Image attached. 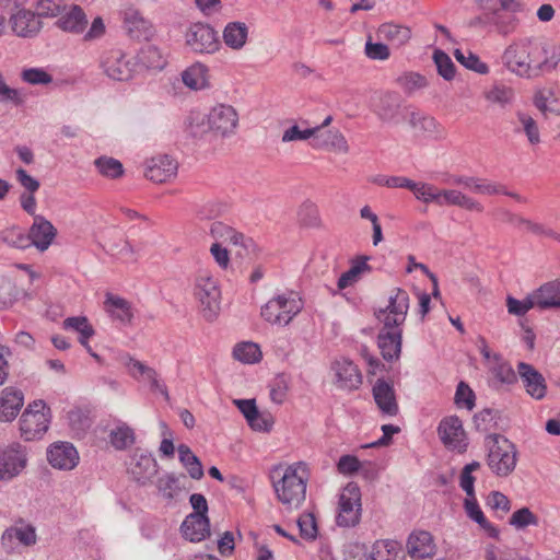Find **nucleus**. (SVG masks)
<instances>
[{
  "label": "nucleus",
  "instance_id": "obj_50",
  "mask_svg": "<svg viewBox=\"0 0 560 560\" xmlns=\"http://www.w3.org/2000/svg\"><path fill=\"white\" fill-rule=\"evenodd\" d=\"M375 317L383 325L380 331L402 334L401 326L406 320L405 317H398V315L382 308L375 312Z\"/></svg>",
  "mask_w": 560,
  "mask_h": 560
},
{
  "label": "nucleus",
  "instance_id": "obj_59",
  "mask_svg": "<svg viewBox=\"0 0 560 560\" xmlns=\"http://www.w3.org/2000/svg\"><path fill=\"white\" fill-rule=\"evenodd\" d=\"M0 240L16 248H26L31 246L28 235H24L18 228H10L1 231Z\"/></svg>",
  "mask_w": 560,
  "mask_h": 560
},
{
  "label": "nucleus",
  "instance_id": "obj_6",
  "mask_svg": "<svg viewBox=\"0 0 560 560\" xmlns=\"http://www.w3.org/2000/svg\"><path fill=\"white\" fill-rule=\"evenodd\" d=\"M402 96L395 91H381L373 95L371 109L385 124L398 125L406 119L410 108L405 106Z\"/></svg>",
  "mask_w": 560,
  "mask_h": 560
},
{
  "label": "nucleus",
  "instance_id": "obj_45",
  "mask_svg": "<svg viewBox=\"0 0 560 560\" xmlns=\"http://www.w3.org/2000/svg\"><path fill=\"white\" fill-rule=\"evenodd\" d=\"M509 524L517 530H523L528 526H538V516L527 506H523L511 515Z\"/></svg>",
  "mask_w": 560,
  "mask_h": 560
},
{
  "label": "nucleus",
  "instance_id": "obj_39",
  "mask_svg": "<svg viewBox=\"0 0 560 560\" xmlns=\"http://www.w3.org/2000/svg\"><path fill=\"white\" fill-rule=\"evenodd\" d=\"M182 80L191 90L206 89L209 86L208 68L202 63H195L183 72Z\"/></svg>",
  "mask_w": 560,
  "mask_h": 560
},
{
  "label": "nucleus",
  "instance_id": "obj_23",
  "mask_svg": "<svg viewBox=\"0 0 560 560\" xmlns=\"http://www.w3.org/2000/svg\"><path fill=\"white\" fill-rule=\"evenodd\" d=\"M373 398L383 415L395 417L398 411L395 390L392 384L383 378H378L372 388Z\"/></svg>",
  "mask_w": 560,
  "mask_h": 560
},
{
  "label": "nucleus",
  "instance_id": "obj_9",
  "mask_svg": "<svg viewBox=\"0 0 560 560\" xmlns=\"http://www.w3.org/2000/svg\"><path fill=\"white\" fill-rule=\"evenodd\" d=\"M187 46L195 52L213 54L221 47L217 31L209 24L195 23L186 31Z\"/></svg>",
  "mask_w": 560,
  "mask_h": 560
},
{
  "label": "nucleus",
  "instance_id": "obj_54",
  "mask_svg": "<svg viewBox=\"0 0 560 560\" xmlns=\"http://www.w3.org/2000/svg\"><path fill=\"white\" fill-rule=\"evenodd\" d=\"M15 283L8 277L0 276V310L9 308L18 300Z\"/></svg>",
  "mask_w": 560,
  "mask_h": 560
},
{
  "label": "nucleus",
  "instance_id": "obj_38",
  "mask_svg": "<svg viewBox=\"0 0 560 560\" xmlns=\"http://www.w3.org/2000/svg\"><path fill=\"white\" fill-rule=\"evenodd\" d=\"M371 560H404V553L396 540H380L373 545Z\"/></svg>",
  "mask_w": 560,
  "mask_h": 560
},
{
  "label": "nucleus",
  "instance_id": "obj_51",
  "mask_svg": "<svg viewBox=\"0 0 560 560\" xmlns=\"http://www.w3.org/2000/svg\"><path fill=\"white\" fill-rule=\"evenodd\" d=\"M110 444L119 451L126 450L135 443V433L131 428L124 424L110 432Z\"/></svg>",
  "mask_w": 560,
  "mask_h": 560
},
{
  "label": "nucleus",
  "instance_id": "obj_52",
  "mask_svg": "<svg viewBox=\"0 0 560 560\" xmlns=\"http://www.w3.org/2000/svg\"><path fill=\"white\" fill-rule=\"evenodd\" d=\"M16 538L20 542L25 546H31L36 542L35 528L31 525L23 527H11L4 530L2 534V540Z\"/></svg>",
  "mask_w": 560,
  "mask_h": 560
},
{
  "label": "nucleus",
  "instance_id": "obj_61",
  "mask_svg": "<svg viewBox=\"0 0 560 560\" xmlns=\"http://www.w3.org/2000/svg\"><path fill=\"white\" fill-rule=\"evenodd\" d=\"M319 132L318 127L306 128L302 130L298 125H293L287 130H284L282 135V142H293V141H304L310 138H315V136Z\"/></svg>",
  "mask_w": 560,
  "mask_h": 560
},
{
  "label": "nucleus",
  "instance_id": "obj_5",
  "mask_svg": "<svg viewBox=\"0 0 560 560\" xmlns=\"http://www.w3.org/2000/svg\"><path fill=\"white\" fill-rule=\"evenodd\" d=\"M194 294L201 306L202 316L212 322L217 318L221 305V291L217 279L207 269L198 270L195 279Z\"/></svg>",
  "mask_w": 560,
  "mask_h": 560
},
{
  "label": "nucleus",
  "instance_id": "obj_11",
  "mask_svg": "<svg viewBox=\"0 0 560 560\" xmlns=\"http://www.w3.org/2000/svg\"><path fill=\"white\" fill-rule=\"evenodd\" d=\"M207 122L212 132L224 138L235 132L238 115L233 106L218 104L207 115Z\"/></svg>",
  "mask_w": 560,
  "mask_h": 560
},
{
  "label": "nucleus",
  "instance_id": "obj_20",
  "mask_svg": "<svg viewBox=\"0 0 560 560\" xmlns=\"http://www.w3.org/2000/svg\"><path fill=\"white\" fill-rule=\"evenodd\" d=\"M38 14L30 10H19L10 16L11 28L19 37H34L42 30V22Z\"/></svg>",
  "mask_w": 560,
  "mask_h": 560
},
{
  "label": "nucleus",
  "instance_id": "obj_57",
  "mask_svg": "<svg viewBox=\"0 0 560 560\" xmlns=\"http://www.w3.org/2000/svg\"><path fill=\"white\" fill-rule=\"evenodd\" d=\"M506 306L510 314L516 316L525 315L529 310L537 307L536 300L534 299V293L528 294L524 300H517L512 296H508Z\"/></svg>",
  "mask_w": 560,
  "mask_h": 560
},
{
  "label": "nucleus",
  "instance_id": "obj_2",
  "mask_svg": "<svg viewBox=\"0 0 560 560\" xmlns=\"http://www.w3.org/2000/svg\"><path fill=\"white\" fill-rule=\"evenodd\" d=\"M277 499L288 509H299L306 498L308 467L298 462L285 468L276 467L270 475Z\"/></svg>",
  "mask_w": 560,
  "mask_h": 560
},
{
  "label": "nucleus",
  "instance_id": "obj_44",
  "mask_svg": "<svg viewBox=\"0 0 560 560\" xmlns=\"http://www.w3.org/2000/svg\"><path fill=\"white\" fill-rule=\"evenodd\" d=\"M233 357L243 363L253 364L260 361L261 351L257 343L244 341L234 347Z\"/></svg>",
  "mask_w": 560,
  "mask_h": 560
},
{
  "label": "nucleus",
  "instance_id": "obj_41",
  "mask_svg": "<svg viewBox=\"0 0 560 560\" xmlns=\"http://www.w3.org/2000/svg\"><path fill=\"white\" fill-rule=\"evenodd\" d=\"M179 462L187 469L192 479L199 480L203 477V468L199 458L192 453L189 446L180 444L177 447Z\"/></svg>",
  "mask_w": 560,
  "mask_h": 560
},
{
  "label": "nucleus",
  "instance_id": "obj_17",
  "mask_svg": "<svg viewBox=\"0 0 560 560\" xmlns=\"http://www.w3.org/2000/svg\"><path fill=\"white\" fill-rule=\"evenodd\" d=\"M517 374L526 393L534 399L540 400L547 394V383L544 375L532 364L518 362Z\"/></svg>",
  "mask_w": 560,
  "mask_h": 560
},
{
  "label": "nucleus",
  "instance_id": "obj_19",
  "mask_svg": "<svg viewBox=\"0 0 560 560\" xmlns=\"http://www.w3.org/2000/svg\"><path fill=\"white\" fill-rule=\"evenodd\" d=\"M177 162L168 155H158L147 161L145 177L154 183H165L176 176Z\"/></svg>",
  "mask_w": 560,
  "mask_h": 560
},
{
  "label": "nucleus",
  "instance_id": "obj_32",
  "mask_svg": "<svg viewBox=\"0 0 560 560\" xmlns=\"http://www.w3.org/2000/svg\"><path fill=\"white\" fill-rule=\"evenodd\" d=\"M224 44L233 49L241 50L248 39V27L244 22H229L223 30Z\"/></svg>",
  "mask_w": 560,
  "mask_h": 560
},
{
  "label": "nucleus",
  "instance_id": "obj_4",
  "mask_svg": "<svg viewBox=\"0 0 560 560\" xmlns=\"http://www.w3.org/2000/svg\"><path fill=\"white\" fill-rule=\"evenodd\" d=\"M485 445L488 450L487 464L491 471L499 477L509 476L515 469L517 462L515 445L497 433L487 435Z\"/></svg>",
  "mask_w": 560,
  "mask_h": 560
},
{
  "label": "nucleus",
  "instance_id": "obj_14",
  "mask_svg": "<svg viewBox=\"0 0 560 560\" xmlns=\"http://www.w3.org/2000/svg\"><path fill=\"white\" fill-rule=\"evenodd\" d=\"M26 450L19 443L9 445L0 453V480H11L26 466Z\"/></svg>",
  "mask_w": 560,
  "mask_h": 560
},
{
  "label": "nucleus",
  "instance_id": "obj_8",
  "mask_svg": "<svg viewBox=\"0 0 560 560\" xmlns=\"http://www.w3.org/2000/svg\"><path fill=\"white\" fill-rule=\"evenodd\" d=\"M361 517V491L353 483H348L339 498V513L337 524L343 527L355 526Z\"/></svg>",
  "mask_w": 560,
  "mask_h": 560
},
{
  "label": "nucleus",
  "instance_id": "obj_7",
  "mask_svg": "<svg viewBox=\"0 0 560 560\" xmlns=\"http://www.w3.org/2000/svg\"><path fill=\"white\" fill-rule=\"evenodd\" d=\"M49 411L44 400H35L27 406L20 419L21 436L25 441L40 439L48 430Z\"/></svg>",
  "mask_w": 560,
  "mask_h": 560
},
{
  "label": "nucleus",
  "instance_id": "obj_21",
  "mask_svg": "<svg viewBox=\"0 0 560 560\" xmlns=\"http://www.w3.org/2000/svg\"><path fill=\"white\" fill-rule=\"evenodd\" d=\"M47 459L54 468L70 470L78 465L79 454L72 444L60 442L48 450Z\"/></svg>",
  "mask_w": 560,
  "mask_h": 560
},
{
  "label": "nucleus",
  "instance_id": "obj_24",
  "mask_svg": "<svg viewBox=\"0 0 560 560\" xmlns=\"http://www.w3.org/2000/svg\"><path fill=\"white\" fill-rule=\"evenodd\" d=\"M407 550L412 559H427L435 555V544L432 535L427 530L413 532L409 535Z\"/></svg>",
  "mask_w": 560,
  "mask_h": 560
},
{
  "label": "nucleus",
  "instance_id": "obj_29",
  "mask_svg": "<svg viewBox=\"0 0 560 560\" xmlns=\"http://www.w3.org/2000/svg\"><path fill=\"white\" fill-rule=\"evenodd\" d=\"M56 25L65 32L81 34L88 26V19L82 8L73 4L56 21Z\"/></svg>",
  "mask_w": 560,
  "mask_h": 560
},
{
  "label": "nucleus",
  "instance_id": "obj_43",
  "mask_svg": "<svg viewBox=\"0 0 560 560\" xmlns=\"http://www.w3.org/2000/svg\"><path fill=\"white\" fill-rule=\"evenodd\" d=\"M383 310L406 318L409 310V294L400 288L393 289L388 304Z\"/></svg>",
  "mask_w": 560,
  "mask_h": 560
},
{
  "label": "nucleus",
  "instance_id": "obj_25",
  "mask_svg": "<svg viewBox=\"0 0 560 560\" xmlns=\"http://www.w3.org/2000/svg\"><path fill=\"white\" fill-rule=\"evenodd\" d=\"M124 26L130 37L139 40L149 39L154 32L152 24L133 8L124 11Z\"/></svg>",
  "mask_w": 560,
  "mask_h": 560
},
{
  "label": "nucleus",
  "instance_id": "obj_49",
  "mask_svg": "<svg viewBox=\"0 0 560 560\" xmlns=\"http://www.w3.org/2000/svg\"><path fill=\"white\" fill-rule=\"evenodd\" d=\"M433 61L436 66L438 73L446 81L455 78L456 67L450 56L441 49L433 52Z\"/></svg>",
  "mask_w": 560,
  "mask_h": 560
},
{
  "label": "nucleus",
  "instance_id": "obj_28",
  "mask_svg": "<svg viewBox=\"0 0 560 560\" xmlns=\"http://www.w3.org/2000/svg\"><path fill=\"white\" fill-rule=\"evenodd\" d=\"M104 306L109 316L121 323L122 325H130L133 318V308L129 301L126 299L107 293L105 295Z\"/></svg>",
  "mask_w": 560,
  "mask_h": 560
},
{
  "label": "nucleus",
  "instance_id": "obj_62",
  "mask_svg": "<svg viewBox=\"0 0 560 560\" xmlns=\"http://www.w3.org/2000/svg\"><path fill=\"white\" fill-rule=\"evenodd\" d=\"M270 387V399L278 405H281L285 398L289 390V380L285 375H278L272 380L269 385Z\"/></svg>",
  "mask_w": 560,
  "mask_h": 560
},
{
  "label": "nucleus",
  "instance_id": "obj_42",
  "mask_svg": "<svg viewBox=\"0 0 560 560\" xmlns=\"http://www.w3.org/2000/svg\"><path fill=\"white\" fill-rule=\"evenodd\" d=\"M490 371L493 376L502 384H514L517 381V375L511 364L502 359L498 353L492 357Z\"/></svg>",
  "mask_w": 560,
  "mask_h": 560
},
{
  "label": "nucleus",
  "instance_id": "obj_26",
  "mask_svg": "<svg viewBox=\"0 0 560 560\" xmlns=\"http://www.w3.org/2000/svg\"><path fill=\"white\" fill-rule=\"evenodd\" d=\"M182 534L192 542H199L210 536L208 515L189 514L180 526Z\"/></svg>",
  "mask_w": 560,
  "mask_h": 560
},
{
  "label": "nucleus",
  "instance_id": "obj_37",
  "mask_svg": "<svg viewBox=\"0 0 560 560\" xmlns=\"http://www.w3.org/2000/svg\"><path fill=\"white\" fill-rule=\"evenodd\" d=\"M368 256H360L353 259L350 268L339 277L337 282L338 289L343 290L353 285L360 280L363 273L370 272L371 267L368 265Z\"/></svg>",
  "mask_w": 560,
  "mask_h": 560
},
{
  "label": "nucleus",
  "instance_id": "obj_31",
  "mask_svg": "<svg viewBox=\"0 0 560 560\" xmlns=\"http://www.w3.org/2000/svg\"><path fill=\"white\" fill-rule=\"evenodd\" d=\"M402 334L380 331L377 346L384 360L390 362L398 360L401 352Z\"/></svg>",
  "mask_w": 560,
  "mask_h": 560
},
{
  "label": "nucleus",
  "instance_id": "obj_53",
  "mask_svg": "<svg viewBox=\"0 0 560 560\" xmlns=\"http://www.w3.org/2000/svg\"><path fill=\"white\" fill-rule=\"evenodd\" d=\"M514 90L503 84H497L486 92V98L500 106L511 104L514 100Z\"/></svg>",
  "mask_w": 560,
  "mask_h": 560
},
{
  "label": "nucleus",
  "instance_id": "obj_64",
  "mask_svg": "<svg viewBox=\"0 0 560 560\" xmlns=\"http://www.w3.org/2000/svg\"><path fill=\"white\" fill-rule=\"evenodd\" d=\"M300 535L306 540H314L317 537V524L313 513H303L298 518Z\"/></svg>",
  "mask_w": 560,
  "mask_h": 560
},
{
  "label": "nucleus",
  "instance_id": "obj_18",
  "mask_svg": "<svg viewBox=\"0 0 560 560\" xmlns=\"http://www.w3.org/2000/svg\"><path fill=\"white\" fill-rule=\"evenodd\" d=\"M30 244L39 252H45L57 235V230L50 221L43 215H34L33 224L28 230Z\"/></svg>",
  "mask_w": 560,
  "mask_h": 560
},
{
  "label": "nucleus",
  "instance_id": "obj_10",
  "mask_svg": "<svg viewBox=\"0 0 560 560\" xmlns=\"http://www.w3.org/2000/svg\"><path fill=\"white\" fill-rule=\"evenodd\" d=\"M210 235L217 241L226 242L229 241L235 246H240L241 249L237 252V255L243 256L246 255L249 258L256 257L258 247L253 238L245 237L241 232L235 231L230 225L221 222L214 221L210 225Z\"/></svg>",
  "mask_w": 560,
  "mask_h": 560
},
{
  "label": "nucleus",
  "instance_id": "obj_1",
  "mask_svg": "<svg viewBox=\"0 0 560 560\" xmlns=\"http://www.w3.org/2000/svg\"><path fill=\"white\" fill-rule=\"evenodd\" d=\"M502 60L512 73L526 79L551 72L560 61L550 46L539 38H525L509 45Z\"/></svg>",
  "mask_w": 560,
  "mask_h": 560
},
{
  "label": "nucleus",
  "instance_id": "obj_47",
  "mask_svg": "<svg viewBox=\"0 0 560 560\" xmlns=\"http://www.w3.org/2000/svg\"><path fill=\"white\" fill-rule=\"evenodd\" d=\"M97 171L105 177L116 179L124 174L122 164L109 156H100L94 161Z\"/></svg>",
  "mask_w": 560,
  "mask_h": 560
},
{
  "label": "nucleus",
  "instance_id": "obj_40",
  "mask_svg": "<svg viewBox=\"0 0 560 560\" xmlns=\"http://www.w3.org/2000/svg\"><path fill=\"white\" fill-rule=\"evenodd\" d=\"M137 57L139 63L147 69L162 70L166 66L165 57L161 50L152 44L142 46Z\"/></svg>",
  "mask_w": 560,
  "mask_h": 560
},
{
  "label": "nucleus",
  "instance_id": "obj_22",
  "mask_svg": "<svg viewBox=\"0 0 560 560\" xmlns=\"http://www.w3.org/2000/svg\"><path fill=\"white\" fill-rule=\"evenodd\" d=\"M406 118L413 130L421 132L425 137L432 139H442L444 137V128L430 115L412 109L407 112Z\"/></svg>",
  "mask_w": 560,
  "mask_h": 560
},
{
  "label": "nucleus",
  "instance_id": "obj_56",
  "mask_svg": "<svg viewBox=\"0 0 560 560\" xmlns=\"http://www.w3.org/2000/svg\"><path fill=\"white\" fill-rule=\"evenodd\" d=\"M62 327L66 330H74L79 335H83V338H91L95 334L93 326L85 316L68 317L63 320Z\"/></svg>",
  "mask_w": 560,
  "mask_h": 560
},
{
  "label": "nucleus",
  "instance_id": "obj_27",
  "mask_svg": "<svg viewBox=\"0 0 560 560\" xmlns=\"http://www.w3.org/2000/svg\"><path fill=\"white\" fill-rule=\"evenodd\" d=\"M24 402L23 393L13 387H5L0 395V421H12L19 415Z\"/></svg>",
  "mask_w": 560,
  "mask_h": 560
},
{
  "label": "nucleus",
  "instance_id": "obj_35",
  "mask_svg": "<svg viewBox=\"0 0 560 560\" xmlns=\"http://www.w3.org/2000/svg\"><path fill=\"white\" fill-rule=\"evenodd\" d=\"M472 420L475 428L480 432L504 429L501 411L494 408H483L474 416Z\"/></svg>",
  "mask_w": 560,
  "mask_h": 560
},
{
  "label": "nucleus",
  "instance_id": "obj_60",
  "mask_svg": "<svg viewBox=\"0 0 560 560\" xmlns=\"http://www.w3.org/2000/svg\"><path fill=\"white\" fill-rule=\"evenodd\" d=\"M67 8L66 0H38L36 4L38 16L54 18Z\"/></svg>",
  "mask_w": 560,
  "mask_h": 560
},
{
  "label": "nucleus",
  "instance_id": "obj_30",
  "mask_svg": "<svg viewBox=\"0 0 560 560\" xmlns=\"http://www.w3.org/2000/svg\"><path fill=\"white\" fill-rule=\"evenodd\" d=\"M533 293L539 310L560 308V281L547 282Z\"/></svg>",
  "mask_w": 560,
  "mask_h": 560
},
{
  "label": "nucleus",
  "instance_id": "obj_58",
  "mask_svg": "<svg viewBox=\"0 0 560 560\" xmlns=\"http://www.w3.org/2000/svg\"><path fill=\"white\" fill-rule=\"evenodd\" d=\"M226 211V205L218 200H209L200 205L196 211L199 220H213Z\"/></svg>",
  "mask_w": 560,
  "mask_h": 560
},
{
  "label": "nucleus",
  "instance_id": "obj_3",
  "mask_svg": "<svg viewBox=\"0 0 560 560\" xmlns=\"http://www.w3.org/2000/svg\"><path fill=\"white\" fill-rule=\"evenodd\" d=\"M304 303L294 291L283 292L271 298L260 308V316L271 325L284 327L303 310Z\"/></svg>",
  "mask_w": 560,
  "mask_h": 560
},
{
  "label": "nucleus",
  "instance_id": "obj_46",
  "mask_svg": "<svg viewBox=\"0 0 560 560\" xmlns=\"http://www.w3.org/2000/svg\"><path fill=\"white\" fill-rule=\"evenodd\" d=\"M396 83L404 92L411 95L418 90H421L428 85L425 77L417 72H406L396 79Z\"/></svg>",
  "mask_w": 560,
  "mask_h": 560
},
{
  "label": "nucleus",
  "instance_id": "obj_36",
  "mask_svg": "<svg viewBox=\"0 0 560 560\" xmlns=\"http://www.w3.org/2000/svg\"><path fill=\"white\" fill-rule=\"evenodd\" d=\"M315 148H325L339 153H348L349 145L345 136L339 130H330L325 133H317L314 138Z\"/></svg>",
  "mask_w": 560,
  "mask_h": 560
},
{
  "label": "nucleus",
  "instance_id": "obj_55",
  "mask_svg": "<svg viewBox=\"0 0 560 560\" xmlns=\"http://www.w3.org/2000/svg\"><path fill=\"white\" fill-rule=\"evenodd\" d=\"M480 468L479 462H471L464 466L459 476V487L465 491L467 497H475V481L476 478L472 472Z\"/></svg>",
  "mask_w": 560,
  "mask_h": 560
},
{
  "label": "nucleus",
  "instance_id": "obj_12",
  "mask_svg": "<svg viewBox=\"0 0 560 560\" xmlns=\"http://www.w3.org/2000/svg\"><path fill=\"white\" fill-rule=\"evenodd\" d=\"M438 434L442 443L452 451L464 453L468 443L463 422L457 416L442 419L438 427Z\"/></svg>",
  "mask_w": 560,
  "mask_h": 560
},
{
  "label": "nucleus",
  "instance_id": "obj_13",
  "mask_svg": "<svg viewBox=\"0 0 560 560\" xmlns=\"http://www.w3.org/2000/svg\"><path fill=\"white\" fill-rule=\"evenodd\" d=\"M135 63L126 59L120 49L106 51L101 58V67L104 73L116 81H128L135 72Z\"/></svg>",
  "mask_w": 560,
  "mask_h": 560
},
{
  "label": "nucleus",
  "instance_id": "obj_33",
  "mask_svg": "<svg viewBox=\"0 0 560 560\" xmlns=\"http://www.w3.org/2000/svg\"><path fill=\"white\" fill-rule=\"evenodd\" d=\"M377 36L393 46L401 47L411 38V31L409 27L404 25L384 23L378 27Z\"/></svg>",
  "mask_w": 560,
  "mask_h": 560
},
{
  "label": "nucleus",
  "instance_id": "obj_34",
  "mask_svg": "<svg viewBox=\"0 0 560 560\" xmlns=\"http://www.w3.org/2000/svg\"><path fill=\"white\" fill-rule=\"evenodd\" d=\"M516 3L512 8H495L490 10L492 26L503 35L512 33L517 25V19L513 14Z\"/></svg>",
  "mask_w": 560,
  "mask_h": 560
},
{
  "label": "nucleus",
  "instance_id": "obj_63",
  "mask_svg": "<svg viewBox=\"0 0 560 560\" xmlns=\"http://www.w3.org/2000/svg\"><path fill=\"white\" fill-rule=\"evenodd\" d=\"M409 190L413 192L415 197L418 200H421L425 203H429V202L436 203L439 189H436L431 184L417 183V182L412 180V184H411Z\"/></svg>",
  "mask_w": 560,
  "mask_h": 560
},
{
  "label": "nucleus",
  "instance_id": "obj_15",
  "mask_svg": "<svg viewBox=\"0 0 560 560\" xmlns=\"http://www.w3.org/2000/svg\"><path fill=\"white\" fill-rule=\"evenodd\" d=\"M158 463L152 455L135 450L128 464V472L132 479L140 486H147L152 482V479L158 474Z\"/></svg>",
  "mask_w": 560,
  "mask_h": 560
},
{
  "label": "nucleus",
  "instance_id": "obj_48",
  "mask_svg": "<svg viewBox=\"0 0 560 560\" xmlns=\"http://www.w3.org/2000/svg\"><path fill=\"white\" fill-rule=\"evenodd\" d=\"M454 57L465 68L472 70L477 73L486 74L489 71V67L485 62H482L476 54L469 50L463 51L460 49H455Z\"/></svg>",
  "mask_w": 560,
  "mask_h": 560
},
{
  "label": "nucleus",
  "instance_id": "obj_16",
  "mask_svg": "<svg viewBox=\"0 0 560 560\" xmlns=\"http://www.w3.org/2000/svg\"><path fill=\"white\" fill-rule=\"evenodd\" d=\"M331 370L335 376L336 385L346 390L358 389L362 384V375L358 366L349 359L341 358L336 360Z\"/></svg>",
  "mask_w": 560,
  "mask_h": 560
}]
</instances>
